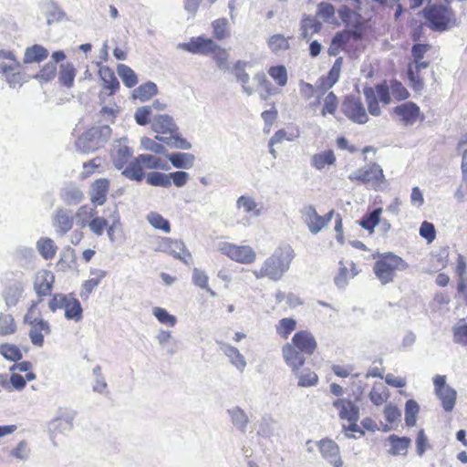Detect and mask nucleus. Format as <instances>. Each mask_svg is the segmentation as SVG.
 Returning <instances> with one entry per match:
<instances>
[{
  "mask_svg": "<svg viewBox=\"0 0 467 467\" xmlns=\"http://www.w3.org/2000/svg\"><path fill=\"white\" fill-rule=\"evenodd\" d=\"M295 256V251L290 244H280L261 266L253 270L252 273L256 279L268 278L277 282L288 272Z\"/></svg>",
  "mask_w": 467,
  "mask_h": 467,
  "instance_id": "nucleus-1",
  "label": "nucleus"
},
{
  "mask_svg": "<svg viewBox=\"0 0 467 467\" xmlns=\"http://www.w3.org/2000/svg\"><path fill=\"white\" fill-rule=\"evenodd\" d=\"M422 16L427 26L434 32H444L457 26L455 12L449 5L441 3L425 6Z\"/></svg>",
  "mask_w": 467,
  "mask_h": 467,
  "instance_id": "nucleus-2",
  "label": "nucleus"
},
{
  "mask_svg": "<svg viewBox=\"0 0 467 467\" xmlns=\"http://www.w3.org/2000/svg\"><path fill=\"white\" fill-rule=\"evenodd\" d=\"M408 264L399 255L386 253L375 262L373 272L381 285H385L394 280L397 271H404Z\"/></svg>",
  "mask_w": 467,
  "mask_h": 467,
  "instance_id": "nucleus-3",
  "label": "nucleus"
},
{
  "mask_svg": "<svg viewBox=\"0 0 467 467\" xmlns=\"http://www.w3.org/2000/svg\"><path fill=\"white\" fill-rule=\"evenodd\" d=\"M348 179L351 182H361L376 191L381 189L385 183L383 171L377 163L366 165L364 168L353 171L349 174Z\"/></svg>",
  "mask_w": 467,
  "mask_h": 467,
  "instance_id": "nucleus-4",
  "label": "nucleus"
},
{
  "mask_svg": "<svg viewBox=\"0 0 467 467\" xmlns=\"http://www.w3.org/2000/svg\"><path fill=\"white\" fill-rule=\"evenodd\" d=\"M217 249L231 260L240 264L250 265L256 260V253L250 245H237L229 242H220Z\"/></svg>",
  "mask_w": 467,
  "mask_h": 467,
  "instance_id": "nucleus-5",
  "label": "nucleus"
},
{
  "mask_svg": "<svg viewBox=\"0 0 467 467\" xmlns=\"http://www.w3.org/2000/svg\"><path fill=\"white\" fill-rule=\"evenodd\" d=\"M435 394L441 400L443 410L451 411L456 403L457 392L451 386L446 384V377L437 375L433 378Z\"/></svg>",
  "mask_w": 467,
  "mask_h": 467,
  "instance_id": "nucleus-6",
  "label": "nucleus"
},
{
  "mask_svg": "<svg viewBox=\"0 0 467 467\" xmlns=\"http://www.w3.org/2000/svg\"><path fill=\"white\" fill-rule=\"evenodd\" d=\"M156 250L169 254L187 265L192 262V254L186 249L184 243L181 240L162 237L161 238Z\"/></svg>",
  "mask_w": 467,
  "mask_h": 467,
  "instance_id": "nucleus-7",
  "label": "nucleus"
},
{
  "mask_svg": "<svg viewBox=\"0 0 467 467\" xmlns=\"http://www.w3.org/2000/svg\"><path fill=\"white\" fill-rule=\"evenodd\" d=\"M177 48L192 54L207 56L219 49V46L212 38L193 36L188 42L179 43Z\"/></svg>",
  "mask_w": 467,
  "mask_h": 467,
  "instance_id": "nucleus-8",
  "label": "nucleus"
},
{
  "mask_svg": "<svg viewBox=\"0 0 467 467\" xmlns=\"http://www.w3.org/2000/svg\"><path fill=\"white\" fill-rule=\"evenodd\" d=\"M341 109L344 115L355 123L365 124L368 120L363 103L356 97H347L342 103Z\"/></svg>",
  "mask_w": 467,
  "mask_h": 467,
  "instance_id": "nucleus-9",
  "label": "nucleus"
},
{
  "mask_svg": "<svg viewBox=\"0 0 467 467\" xmlns=\"http://www.w3.org/2000/svg\"><path fill=\"white\" fill-rule=\"evenodd\" d=\"M393 113L398 118V120L406 127L412 126L418 120L422 121L424 119L420 107L411 101L395 107Z\"/></svg>",
  "mask_w": 467,
  "mask_h": 467,
  "instance_id": "nucleus-10",
  "label": "nucleus"
},
{
  "mask_svg": "<svg viewBox=\"0 0 467 467\" xmlns=\"http://www.w3.org/2000/svg\"><path fill=\"white\" fill-rule=\"evenodd\" d=\"M52 225L56 233L64 236L74 225L73 211L67 208H57L51 217Z\"/></svg>",
  "mask_w": 467,
  "mask_h": 467,
  "instance_id": "nucleus-11",
  "label": "nucleus"
},
{
  "mask_svg": "<svg viewBox=\"0 0 467 467\" xmlns=\"http://www.w3.org/2000/svg\"><path fill=\"white\" fill-rule=\"evenodd\" d=\"M317 446L322 458L333 467H341L343 465L339 447L334 441L322 439L317 442Z\"/></svg>",
  "mask_w": 467,
  "mask_h": 467,
  "instance_id": "nucleus-12",
  "label": "nucleus"
},
{
  "mask_svg": "<svg viewBox=\"0 0 467 467\" xmlns=\"http://www.w3.org/2000/svg\"><path fill=\"white\" fill-rule=\"evenodd\" d=\"M132 154L133 151L128 145L127 138H121L114 141L111 158L116 169H124L132 157Z\"/></svg>",
  "mask_w": 467,
  "mask_h": 467,
  "instance_id": "nucleus-13",
  "label": "nucleus"
},
{
  "mask_svg": "<svg viewBox=\"0 0 467 467\" xmlns=\"http://www.w3.org/2000/svg\"><path fill=\"white\" fill-rule=\"evenodd\" d=\"M346 4L341 5L338 10V16L347 26L358 27L360 24V1L346 0Z\"/></svg>",
  "mask_w": 467,
  "mask_h": 467,
  "instance_id": "nucleus-14",
  "label": "nucleus"
},
{
  "mask_svg": "<svg viewBox=\"0 0 467 467\" xmlns=\"http://www.w3.org/2000/svg\"><path fill=\"white\" fill-rule=\"evenodd\" d=\"M217 344L222 353L228 358L229 363L237 371L243 373L247 366V361L240 350L236 347L223 341H217Z\"/></svg>",
  "mask_w": 467,
  "mask_h": 467,
  "instance_id": "nucleus-15",
  "label": "nucleus"
},
{
  "mask_svg": "<svg viewBox=\"0 0 467 467\" xmlns=\"http://www.w3.org/2000/svg\"><path fill=\"white\" fill-rule=\"evenodd\" d=\"M282 356L285 363L291 368V371H296L297 368H301L307 357L290 342L285 343L283 346Z\"/></svg>",
  "mask_w": 467,
  "mask_h": 467,
  "instance_id": "nucleus-16",
  "label": "nucleus"
},
{
  "mask_svg": "<svg viewBox=\"0 0 467 467\" xmlns=\"http://www.w3.org/2000/svg\"><path fill=\"white\" fill-rule=\"evenodd\" d=\"M301 214L304 223L307 225L309 232L313 234L319 233L327 224V220H326L325 217L318 215L317 210L312 205L305 206L301 210Z\"/></svg>",
  "mask_w": 467,
  "mask_h": 467,
  "instance_id": "nucleus-17",
  "label": "nucleus"
},
{
  "mask_svg": "<svg viewBox=\"0 0 467 467\" xmlns=\"http://www.w3.org/2000/svg\"><path fill=\"white\" fill-rule=\"evenodd\" d=\"M290 343L306 356H311L317 348L314 336L306 330L296 332Z\"/></svg>",
  "mask_w": 467,
  "mask_h": 467,
  "instance_id": "nucleus-18",
  "label": "nucleus"
},
{
  "mask_svg": "<svg viewBox=\"0 0 467 467\" xmlns=\"http://www.w3.org/2000/svg\"><path fill=\"white\" fill-rule=\"evenodd\" d=\"M109 190V181L106 178L96 180L90 186V202L96 206L103 205L107 201Z\"/></svg>",
  "mask_w": 467,
  "mask_h": 467,
  "instance_id": "nucleus-19",
  "label": "nucleus"
},
{
  "mask_svg": "<svg viewBox=\"0 0 467 467\" xmlns=\"http://www.w3.org/2000/svg\"><path fill=\"white\" fill-rule=\"evenodd\" d=\"M151 130L159 134L171 135L178 131L173 119L167 114H160L151 119Z\"/></svg>",
  "mask_w": 467,
  "mask_h": 467,
  "instance_id": "nucleus-20",
  "label": "nucleus"
},
{
  "mask_svg": "<svg viewBox=\"0 0 467 467\" xmlns=\"http://www.w3.org/2000/svg\"><path fill=\"white\" fill-rule=\"evenodd\" d=\"M82 190L73 183L64 185L59 192L60 200L67 206H75L84 200Z\"/></svg>",
  "mask_w": 467,
  "mask_h": 467,
  "instance_id": "nucleus-21",
  "label": "nucleus"
},
{
  "mask_svg": "<svg viewBox=\"0 0 467 467\" xmlns=\"http://www.w3.org/2000/svg\"><path fill=\"white\" fill-rule=\"evenodd\" d=\"M333 405L338 410V415L342 420H358L359 410L352 401L346 399H337L333 402Z\"/></svg>",
  "mask_w": 467,
  "mask_h": 467,
  "instance_id": "nucleus-22",
  "label": "nucleus"
},
{
  "mask_svg": "<svg viewBox=\"0 0 467 467\" xmlns=\"http://www.w3.org/2000/svg\"><path fill=\"white\" fill-rule=\"evenodd\" d=\"M55 276L51 271L41 270L37 272L35 280V290L39 296H46L50 294Z\"/></svg>",
  "mask_w": 467,
  "mask_h": 467,
  "instance_id": "nucleus-23",
  "label": "nucleus"
},
{
  "mask_svg": "<svg viewBox=\"0 0 467 467\" xmlns=\"http://www.w3.org/2000/svg\"><path fill=\"white\" fill-rule=\"evenodd\" d=\"M92 132V129H89L77 140L76 148L78 151L88 154L103 146L95 134H93L94 136L90 135Z\"/></svg>",
  "mask_w": 467,
  "mask_h": 467,
  "instance_id": "nucleus-24",
  "label": "nucleus"
},
{
  "mask_svg": "<svg viewBox=\"0 0 467 467\" xmlns=\"http://www.w3.org/2000/svg\"><path fill=\"white\" fill-rule=\"evenodd\" d=\"M50 333L51 327L49 323L43 319L30 327L28 336L34 346L41 348L44 345L45 336Z\"/></svg>",
  "mask_w": 467,
  "mask_h": 467,
  "instance_id": "nucleus-25",
  "label": "nucleus"
},
{
  "mask_svg": "<svg viewBox=\"0 0 467 467\" xmlns=\"http://www.w3.org/2000/svg\"><path fill=\"white\" fill-rule=\"evenodd\" d=\"M247 63L244 61H237L233 67V73L235 76L236 81L242 85L243 92L247 96L254 94V89L248 85L250 76L245 72Z\"/></svg>",
  "mask_w": 467,
  "mask_h": 467,
  "instance_id": "nucleus-26",
  "label": "nucleus"
},
{
  "mask_svg": "<svg viewBox=\"0 0 467 467\" xmlns=\"http://www.w3.org/2000/svg\"><path fill=\"white\" fill-rule=\"evenodd\" d=\"M90 277L82 285L80 292L81 297H88L92 291L100 284L101 280L106 277L107 272L102 269H91L89 272Z\"/></svg>",
  "mask_w": 467,
  "mask_h": 467,
  "instance_id": "nucleus-27",
  "label": "nucleus"
},
{
  "mask_svg": "<svg viewBox=\"0 0 467 467\" xmlns=\"http://www.w3.org/2000/svg\"><path fill=\"white\" fill-rule=\"evenodd\" d=\"M233 425L241 432L244 433L250 422L246 412L240 407L235 406L227 410Z\"/></svg>",
  "mask_w": 467,
  "mask_h": 467,
  "instance_id": "nucleus-28",
  "label": "nucleus"
},
{
  "mask_svg": "<svg viewBox=\"0 0 467 467\" xmlns=\"http://www.w3.org/2000/svg\"><path fill=\"white\" fill-rule=\"evenodd\" d=\"M166 157L175 169H191L195 162V156L189 152L168 153Z\"/></svg>",
  "mask_w": 467,
  "mask_h": 467,
  "instance_id": "nucleus-29",
  "label": "nucleus"
},
{
  "mask_svg": "<svg viewBox=\"0 0 467 467\" xmlns=\"http://www.w3.org/2000/svg\"><path fill=\"white\" fill-rule=\"evenodd\" d=\"M41 11L47 17V24L61 20L64 13L57 3L53 0H44L40 4Z\"/></svg>",
  "mask_w": 467,
  "mask_h": 467,
  "instance_id": "nucleus-30",
  "label": "nucleus"
},
{
  "mask_svg": "<svg viewBox=\"0 0 467 467\" xmlns=\"http://www.w3.org/2000/svg\"><path fill=\"white\" fill-rule=\"evenodd\" d=\"M293 375L298 379L297 386L302 388H309L317 386L318 383V376L310 368H297L292 371Z\"/></svg>",
  "mask_w": 467,
  "mask_h": 467,
  "instance_id": "nucleus-31",
  "label": "nucleus"
},
{
  "mask_svg": "<svg viewBox=\"0 0 467 467\" xmlns=\"http://www.w3.org/2000/svg\"><path fill=\"white\" fill-rule=\"evenodd\" d=\"M155 139L173 149L186 150L192 149V143L186 139L182 138L178 131L171 134L170 136L156 135Z\"/></svg>",
  "mask_w": 467,
  "mask_h": 467,
  "instance_id": "nucleus-32",
  "label": "nucleus"
},
{
  "mask_svg": "<svg viewBox=\"0 0 467 467\" xmlns=\"http://www.w3.org/2000/svg\"><path fill=\"white\" fill-rule=\"evenodd\" d=\"M36 247L41 257L45 260H52L57 251V245L49 237H41L36 241Z\"/></svg>",
  "mask_w": 467,
  "mask_h": 467,
  "instance_id": "nucleus-33",
  "label": "nucleus"
},
{
  "mask_svg": "<svg viewBox=\"0 0 467 467\" xmlns=\"http://www.w3.org/2000/svg\"><path fill=\"white\" fill-rule=\"evenodd\" d=\"M109 213V223L105 228L107 230V235L111 243L115 242V233L121 226L120 215L117 206H108L105 209V214Z\"/></svg>",
  "mask_w": 467,
  "mask_h": 467,
  "instance_id": "nucleus-34",
  "label": "nucleus"
},
{
  "mask_svg": "<svg viewBox=\"0 0 467 467\" xmlns=\"http://www.w3.org/2000/svg\"><path fill=\"white\" fill-rule=\"evenodd\" d=\"M236 208L243 210L246 214L252 217H258L261 215V210L258 208V203L252 196L242 195L236 201Z\"/></svg>",
  "mask_w": 467,
  "mask_h": 467,
  "instance_id": "nucleus-35",
  "label": "nucleus"
},
{
  "mask_svg": "<svg viewBox=\"0 0 467 467\" xmlns=\"http://www.w3.org/2000/svg\"><path fill=\"white\" fill-rule=\"evenodd\" d=\"M157 92V85L151 81H148L136 88L132 92V97L135 99L144 102L155 96Z\"/></svg>",
  "mask_w": 467,
  "mask_h": 467,
  "instance_id": "nucleus-36",
  "label": "nucleus"
},
{
  "mask_svg": "<svg viewBox=\"0 0 467 467\" xmlns=\"http://www.w3.org/2000/svg\"><path fill=\"white\" fill-rule=\"evenodd\" d=\"M389 441L391 444L389 453L392 455H406L408 448L411 442V440L408 437H399L392 434L389 437Z\"/></svg>",
  "mask_w": 467,
  "mask_h": 467,
  "instance_id": "nucleus-37",
  "label": "nucleus"
},
{
  "mask_svg": "<svg viewBox=\"0 0 467 467\" xmlns=\"http://www.w3.org/2000/svg\"><path fill=\"white\" fill-rule=\"evenodd\" d=\"M335 161L336 157L331 150L316 153L311 157V165L317 171L323 170L327 165H333Z\"/></svg>",
  "mask_w": 467,
  "mask_h": 467,
  "instance_id": "nucleus-38",
  "label": "nucleus"
},
{
  "mask_svg": "<svg viewBox=\"0 0 467 467\" xmlns=\"http://www.w3.org/2000/svg\"><path fill=\"white\" fill-rule=\"evenodd\" d=\"M370 401L375 406H380L387 401L389 397V392L388 388L381 382H376L369 394H368Z\"/></svg>",
  "mask_w": 467,
  "mask_h": 467,
  "instance_id": "nucleus-39",
  "label": "nucleus"
},
{
  "mask_svg": "<svg viewBox=\"0 0 467 467\" xmlns=\"http://www.w3.org/2000/svg\"><path fill=\"white\" fill-rule=\"evenodd\" d=\"M48 56V51L40 45H34L27 47L24 55V63L30 64L33 62H41Z\"/></svg>",
  "mask_w": 467,
  "mask_h": 467,
  "instance_id": "nucleus-40",
  "label": "nucleus"
},
{
  "mask_svg": "<svg viewBox=\"0 0 467 467\" xmlns=\"http://www.w3.org/2000/svg\"><path fill=\"white\" fill-rule=\"evenodd\" d=\"M192 284L201 289H204L212 297H216L217 294L209 286V276L207 274L197 267L192 269Z\"/></svg>",
  "mask_w": 467,
  "mask_h": 467,
  "instance_id": "nucleus-41",
  "label": "nucleus"
},
{
  "mask_svg": "<svg viewBox=\"0 0 467 467\" xmlns=\"http://www.w3.org/2000/svg\"><path fill=\"white\" fill-rule=\"evenodd\" d=\"M453 342L461 346H467V320L459 319L451 328Z\"/></svg>",
  "mask_w": 467,
  "mask_h": 467,
  "instance_id": "nucleus-42",
  "label": "nucleus"
},
{
  "mask_svg": "<svg viewBox=\"0 0 467 467\" xmlns=\"http://www.w3.org/2000/svg\"><path fill=\"white\" fill-rule=\"evenodd\" d=\"M136 159L140 163V165L145 166L147 169H160L164 171L169 170L167 162L154 155L140 154Z\"/></svg>",
  "mask_w": 467,
  "mask_h": 467,
  "instance_id": "nucleus-43",
  "label": "nucleus"
},
{
  "mask_svg": "<svg viewBox=\"0 0 467 467\" xmlns=\"http://www.w3.org/2000/svg\"><path fill=\"white\" fill-rule=\"evenodd\" d=\"M109 223V213L105 214V211L103 212V215L99 216L98 213L94 217L90 220V223H88V228L90 232L96 236H101L104 233L105 228Z\"/></svg>",
  "mask_w": 467,
  "mask_h": 467,
  "instance_id": "nucleus-44",
  "label": "nucleus"
},
{
  "mask_svg": "<svg viewBox=\"0 0 467 467\" xmlns=\"http://www.w3.org/2000/svg\"><path fill=\"white\" fill-rule=\"evenodd\" d=\"M276 423L271 415L263 416L258 424L257 434L265 438L273 436L276 430Z\"/></svg>",
  "mask_w": 467,
  "mask_h": 467,
  "instance_id": "nucleus-45",
  "label": "nucleus"
},
{
  "mask_svg": "<svg viewBox=\"0 0 467 467\" xmlns=\"http://www.w3.org/2000/svg\"><path fill=\"white\" fill-rule=\"evenodd\" d=\"M213 35L217 40H223L230 36L229 22L226 18H217L212 22Z\"/></svg>",
  "mask_w": 467,
  "mask_h": 467,
  "instance_id": "nucleus-46",
  "label": "nucleus"
},
{
  "mask_svg": "<svg viewBox=\"0 0 467 467\" xmlns=\"http://www.w3.org/2000/svg\"><path fill=\"white\" fill-rule=\"evenodd\" d=\"M100 78L104 83V88L115 92L119 88V83L114 72L108 67H102L99 70Z\"/></svg>",
  "mask_w": 467,
  "mask_h": 467,
  "instance_id": "nucleus-47",
  "label": "nucleus"
},
{
  "mask_svg": "<svg viewBox=\"0 0 467 467\" xmlns=\"http://www.w3.org/2000/svg\"><path fill=\"white\" fill-rule=\"evenodd\" d=\"M148 223L157 230H161L166 234L171 232L170 222L157 212H150L147 216Z\"/></svg>",
  "mask_w": 467,
  "mask_h": 467,
  "instance_id": "nucleus-48",
  "label": "nucleus"
},
{
  "mask_svg": "<svg viewBox=\"0 0 467 467\" xmlns=\"http://www.w3.org/2000/svg\"><path fill=\"white\" fill-rule=\"evenodd\" d=\"M335 11L336 9L331 4L321 2L317 5V16L323 19L325 23L337 25Z\"/></svg>",
  "mask_w": 467,
  "mask_h": 467,
  "instance_id": "nucleus-49",
  "label": "nucleus"
},
{
  "mask_svg": "<svg viewBox=\"0 0 467 467\" xmlns=\"http://www.w3.org/2000/svg\"><path fill=\"white\" fill-rule=\"evenodd\" d=\"M0 58L9 60V64L0 63V72H11L12 70L21 69V63L16 59L11 50L1 49Z\"/></svg>",
  "mask_w": 467,
  "mask_h": 467,
  "instance_id": "nucleus-50",
  "label": "nucleus"
},
{
  "mask_svg": "<svg viewBox=\"0 0 467 467\" xmlns=\"http://www.w3.org/2000/svg\"><path fill=\"white\" fill-rule=\"evenodd\" d=\"M122 174L132 181L140 182L144 177V172L140 163L135 159L133 161L129 162L123 169Z\"/></svg>",
  "mask_w": 467,
  "mask_h": 467,
  "instance_id": "nucleus-51",
  "label": "nucleus"
},
{
  "mask_svg": "<svg viewBox=\"0 0 467 467\" xmlns=\"http://www.w3.org/2000/svg\"><path fill=\"white\" fill-rule=\"evenodd\" d=\"M117 71L126 87L132 88L138 83V78L136 73L129 66L119 64L117 67Z\"/></svg>",
  "mask_w": 467,
  "mask_h": 467,
  "instance_id": "nucleus-52",
  "label": "nucleus"
},
{
  "mask_svg": "<svg viewBox=\"0 0 467 467\" xmlns=\"http://www.w3.org/2000/svg\"><path fill=\"white\" fill-rule=\"evenodd\" d=\"M146 182L151 186L169 188L171 186V182L169 179V173H163L160 171L149 172L146 176Z\"/></svg>",
  "mask_w": 467,
  "mask_h": 467,
  "instance_id": "nucleus-53",
  "label": "nucleus"
},
{
  "mask_svg": "<svg viewBox=\"0 0 467 467\" xmlns=\"http://www.w3.org/2000/svg\"><path fill=\"white\" fill-rule=\"evenodd\" d=\"M296 321L294 318L285 317L275 325V331L282 338L286 339L296 329Z\"/></svg>",
  "mask_w": 467,
  "mask_h": 467,
  "instance_id": "nucleus-54",
  "label": "nucleus"
},
{
  "mask_svg": "<svg viewBox=\"0 0 467 467\" xmlns=\"http://www.w3.org/2000/svg\"><path fill=\"white\" fill-rule=\"evenodd\" d=\"M97 211L88 205L80 206L76 213V218L78 219V225L81 228L88 226L90 220L96 215Z\"/></svg>",
  "mask_w": 467,
  "mask_h": 467,
  "instance_id": "nucleus-55",
  "label": "nucleus"
},
{
  "mask_svg": "<svg viewBox=\"0 0 467 467\" xmlns=\"http://www.w3.org/2000/svg\"><path fill=\"white\" fill-rule=\"evenodd\" d=\"M76 69L70 63L60 65L59 81L64 86L70 88L74 83Z\"/></svg>",
  "mask_w": 467,
  "mask_h": 467,
  "instance_id": "nucleus-56",
  "label": "nucleus"
},
{
  "mask_svg": "<svg viewBox=\"0 0 467 467\" xmlns=\"http://www.w3.org/2000/svg\"><path fill=\"white\" fill-rule=\"evenodd\" d=\"M363 94L366 99V102L368 104V112L372 116H379L381 113L377 96L375 90L372 88H365L363 89Z\"/></svg>",
  "mask_w": 467,
  "mask_h": 467,
  "instance_id": "nucleus-57",
  "label": "nucleus"
},
{
  "mask_svg": "<svg viewBox=\"0 0 467 467\" xmlns=\"http://www.w3.org/2000/svg\"><path fill=\"white\" fill-rule=\"evenodd\" d=\"M268 47L272 52L277 53L279 51L287 50L290 47L288 39L281 34L273 35L267 41Z\"/></svg>",
  "mask_w": 467,
  "mask_h": 467,
  "instance_id": "nucleus-58",
  "label": "nucleus"
},
{
  "mask_svg": "<svg viewBox=\"0 0 467 467\" xmlns=\"http://www.w3.org/2000/svg\"><path fill=\"white\" fill-rule=\"evenodd\" d=\"M152 315L162 325H166L170 327H173L177 323L175 316L170 314L166 309L155 306L152 308Z\"/></svg>",
  "mask_w": 467,
  "mask_h": 467,
  "instance_id": "nucleus-59",
  "label": "nucleus"
},
{
  "mask_svg": "<svg viewBox=\"0 0 467 467\" xmlns=\"http://www.w3.org/2000/svg\"><path fill=\"white\" fill-rule=\"evenodd\" d=\"M157 140L143 137L140 140V146L143 150L154 152L155 154L167 156V149L161 144L156 141Z\"/></svg>",
  "mask_w": 467,
  "mask_h": 467,
  "instance_id": "nucleus-60",
  "label": "nucleus"
},
{
  "mask_svg": "<svg viewBox=\"0 0 467 467\" xmlns=\"http://www.w3.org/2000/svg\"><path fill=\"white\" fill-rule=\"evenodd\" d=\"M321 23L314 17H306L302 21V35L304 38H310L315 33L320 31Z\"/></svg>",
  "mask_w": 467,
  "mask_h": 467,
  "instance_id": "nucleus-61",
  "label": "nucleus"
},
{
  "mask_svg": "<svg viewBox=\"0 0 467 467\" xmlns=\"http://www.w3.org/2000/svg\"><path fill=\"white\" fill-rule=\"evenodd\" d=\"M82 313L83 310L80 302L74 297L72 300H69V305H67V307L65 312V317L67 320H74L78 322L82 319Z\"/></svg>",
  "mask_w": 467,
  "mask_h": 467,
  "instance_id": "nucleus-62",
  "label": "nucleus"
},
{
  "mask_svg": "<svg viewBox=\"0 0 467 467\" xmlns=\"http://www.w3.org/2000/svg\"><path fill=\"white\" fill-rule=\"evenodd\" d=\"M420 411V406L414 400H409L405 404V422L407 426L413 427L416 424V417Z\"/></svg>",
  "mask_w": 467,
  "mask_h": 467,
  "instance_id": "nucleus-63",
  "label": "nucleus"
},
{
  "mask_svg": "<svg viewBox=\"0 0 467 467\" xmlns=\"http://www.w3.org/2000/svg\"><path fill=\"white\" fill-rule=\"evenodd\" d=\"M4 75L5 80L11 88H20L26 81L25 74L20 69L12 70L11 72H0Z\"/></svg>",
  "mask_w": 467,
  "mask_h": 467,
  "instance_id": "nucleus-64",
  "label": "nucleus"
}]
</instances>
